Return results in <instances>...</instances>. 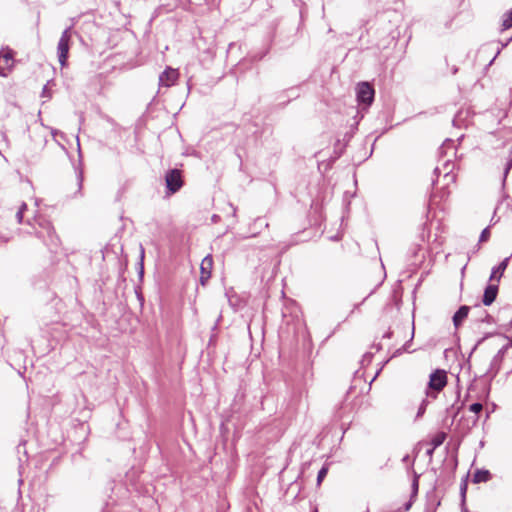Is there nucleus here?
Masks as SVG:
<instances>
[{
  "mask_svg": "<svg viewBox=\"0 0 512 512\" xmlns=\"http://www.w3.org/2000/svg\"><path fill=\"white\" fill-rule=\"evenodd\" d=\"M34 222L39 227V229L34 227L37 237L42 239L48 247H56L59 243V239L55 235L50 222L42 218H35Z\"/></svg>",
  "mask_w": 512,
  "mask_h": 512,
  "instance_id": "f257e3e1",
  "label": "nucleus"
},
{
  "mask_svg": "<svg viewBox=\"0 0 512 512\" xmlns=\"http://www.w3.org/2000/svg\"><path fill=\"white\" fill-rule=\"evenodd\" d=\"M356 98L361 110H366L373 102L375 90L369 82H359L355 87Z\"/></svg>",
  "mask_w": 512,
  "mask_h": 512,
  "instance_id": "f03ea898",
  "label": "nucleus"
},
{
  "mask_svg": "<svg viewBox=\"0 0 512 512\" xmlns=\"http://www.w3.org/2000/svg\"><path fill=\"white\" fill-rule=\"evenodd\" d=\"M447 376L445 371L436 370L430 374L426 391L427 398L435 399L437 394L446 386Z\"/></svg>",
  "mask_w": 512,
  "mask_h": 512,
  "instance_id": "7ed1b4c3",
  "label": "nucleus"
},
{
  "mask_svg": "<svg viewBox=\"0 0 512 512\" xmlns=\"http://www.w3.org/2000/svg\"><path fill=\"white\" fill-rule=\"evenodd\" d=\"M165 181L171 194L177 192L183 185L181 171L178 169L170 170L165 176Z\"/></svg>",
  "mask_w": 512,
  "mask_h": 512,
  "instance_id": "20e7f679",
  "label": "nucleus"
},
{
  "mask_svg": "<svg viewBox=\"0 0 512 512\" xmlns=\"http://www.w3.org/2000/svg\"><path fill=\"white\" fill-rule=\"evenodd\" d=\"M70 43V34H62V37L60 38L57 46L58 61L62 67L66 65Z\"/></svg>",
  "mask_w": 512,
  "mask_h": 512,
  "instance_id": "39448f33",
  "label": "nucleus"
},
{
  "mask_svg": "<svg viewBox=\"0 0 512 512\" xmlns=\"http://www.w3.org/2000/svg\"><path fill=\"white\" fill-rule=\"evenodd\" d=\"M179 77V73L177 69H173L171 67L166 68L159 76V85L160 87H171L175 84Z\"/></svg>",
  "mask_w": 512,
  "mask_h": 512,
  "instance_id": "423d86ee",
  "label": "nucleus"
},
{
  "mask_svg": "<svg viewBox=\"0 0 512 512\" xmlns=\"http://www.w3.org/2000/svg\"><path fill=\"white\" fill-rule=\"evenodd\" d=\"M13 54L10 50L0 52V76L6 77L13 67Z\"/></svg>",
  "mask_w": 512,
  "mask_h": 512,
  "instance_id": "0eeeda50",
  "label": "nucleus"
},
{
  "mask_svg": "<svg viewBox=\"0 0 512 512\" xmlns=\"http://www.w3.org/2000/svg\"><path fill=\"white\" fill-rule=\"evenodd\" d=\"M508 349H509V344L504 345L502 348H500L498 350L496 355L491 360L489 372L491 373L492 376H495L498 373V371L500 369L501 362H502Z\"/></svg>",
  "mask_w": 512,
  "mask_h": 512,
  "instance_id": "6e6552de",
  "label": "nucleus"
},
{
  "mask_svg": "<svg viewBox=\"0 0 512 512\" xmlns=\"http://www.w3.org/2000/svg\"><path fill=\"white\" fill-rule=\"evenodd\" d=\"M213 266V259L211 256H206L201 262V282L204 283L207 279L210 278L211 269Z\"/></svg>",
  "mask_w": 512,
  "mask_h": 512,
  "instance_id": "1a4fd4ad",
  "label": "nucleus"
},
{
  "mask_svg": "<svg viewBox=\"0 0 512 512\" xmlns=\"http://www.w3.org/2000/svg\"><path fill=\"white\" fill-rule=\"evenodd\" d=\"M498 286L496 284L488 285L484 291L483 304L486 306L491 305L496 299Z\"/></svg>",
  "mask_w": 512,
  "mask_h": 512,
  "instance_id": "9d476101",
  "label": "nucleus"
},
{
  "mask_svg": "<svg viewBox=\"0 0 512 512\" xmlns=\"http://www.w3.org/2000/svg\"><path fill=\"white\" fill-rule=\"evenodd\" d=\"M453 168H454V163H452V162L445 163V165L443 167V170H442L444 172L443 181H444L445 186H448L449 184L454 183L456 180V175L454 173H452Z\"/></svg>",
  "mask_w": 512,
  "mask_h": 512,
  "instance_id": "9b49d317",
  "label": "nucleus"
},
{
  "mask_svg": "<svg viewBox=\"0 0 512 512\" xmlns=\"http://www.w3.org/2000/svg\"><path fill=\"white\" fill-rule=\"evenodd\" d=\"M469 313V307L468 306H461L458 311L453 316V323L455 327H459L461 323L464 321V319L467 318Z\"/></svg>",
  "mask_w": 512,
  "mask_h": 512,
  "instance_id": "f8f14e48",
  "label": "nucleus"
},
{
  "mask_svg": "<svg viewBox=\"0 0 512 512\" xmlns=\"http://www.w3.org/2000/svg\"><path fill=\"white\" fill-rule=\"evenodd\" d=\"M508 261L509 259L506 258L504 259L497 267H495L493 270H492V273H491V276H490V279L491 280H496V281H499L503 272L505 271V269L507 268V265H508Z\"/></svg>",
  "mask_w": 512,
  "mask_h": 512,
  "instance_id": "ddd939ff",
  "label": "nucleus"
},
{
  "mask_svg": "<svg viewBox=\"0 0 512 512\" xmlns=\"http://www.w3.org/2000/svg\"><path fill=\"white\" fill-rule=\"evenodd\" d=\"M511 40H512V37H510V38L508 39V41H507L505 44H502V46H501V47L499 46V44H498V43H492V44L486 45V46H484V47L482 48L484 51L488 50L489 48H491V50H492V51H495V55H494V57L490 60L489 65H491V64L493 63V61L495 60V58L497 57V55L500 53L501 49H502L504 46H506V45H507V43H508L509 41H511Z\"/></svg>",
  "mask_w": 512,
  "mask_h": 512,
  "instance_id": "4468645a",
  "label": "nucleus"
},
{
  "mask_svg": "<svg viewBox=\"0 0 512 512\" xmlns=\"http://www.w3.org/2000/svg\"><path fill=\"white\" fill-rule=\"evenodd\" d=\"M445 439L446 434L444 432H438L432 437L430 445L433 446V449H436L437 447L443 444Z\"/></svg>",
  "mask_w": 512,
  "mask_h": 512,
  "instance_id": "2eb2a0df",
  "label": "nucleus"
},
{
  "mask_svg": "<svg viewBox=\"0 0 512 512\" xmlns=\"http://www.w3.org/2000/svg\"><path fill=\"white\" fill-rule=\"evenodd\" d=\"M512 28V8L502 16V29L508 30Z\"/></svg>",
  "mask_w": 512,
  "mask_h": 512,
  "instance_id": "dca6fc26",
  "label": "nucleus"
},
{
  "mask_svg": "<svg viewBox=\"0 0 512 512\" xmlns=\"http://www.w3.org/2000/svg\"><path fill=\"white\" fill-rule=\"evenodd\" d=\"M489 479V472L484 470H478L475 474H474V482L475 483H480V482H485Z\"/></svg>",
  "mask_w": 512,
  "mask_h": 512,
  "instance_id": "f3484780",
  "label": "nucleus"
},
{
  "mask_svg": "<svg viewBox=\"0 0 512 512\" xmlns=\"http://www.w3.org/2000/svg\"><path fill=\"white\" fill-rule=\"evenodd\" d=\"M26 209H27V205L25 203H22L21 206L19 207L17 213H16V218H17L18 223L22 222L23 214H24V211Z\"/></svg>",
  "mask_w": 512,
  "mask_h": 512,
  "instance_id": "a211bd4d",
  "label": "nucleus"
},
{
  "mask_svg": "<svg viewBox=\"0 0 512 512\" xmlns=\"http://www.w3.org/2000/svg\"><path fill=\"white\" fill-rule=\"evenodd\" d=\"M327 472H328V468L327 467H322L319 470L318 475H317V484L318 485H320L321 482L323 481V479L326 477Z\"/></svg>",
  "mask_w": 512,
  "mask_h": 512,
  "instance_id": "6ab92c4d",
  "label": "nucleus"
},
{
  "mask_svg": "<svg viewBox=\"0 0 512 512\" xmlns=\"http://www.w3.org/2000/svg\"><path fill=\"white\" fill-rule=\"evenodd\" d=\"M483 406L481 403H473L470 405L469 410L475 414H478L482 411Z\"/></svg>",
  "mask_w": 512,
  "mask_h": 512,
  "instance_id": "aec40b11",
  "label": "nucleus"
},
{
  "mask_svg": "<svg viewBox=\"0 0 512 512\" xmlns=\"http://www.w3.org/2000/svg\"><path fill=\"white\" fill-rule=\"evenodd\" d=\"M427 404H428V400L427 399L422 401V403H421V405H420V407L418 409V412H417V417H420V416H422L424 414V412L426 410Z\"/></svg>",
  "mask_w": 512,
  "mask_h": 512,
  "instance_id": "412c9836",
  "label": "nucleus"
},
{
  "mask_svg": "<svg viewBox=\"0 0 512 512\" xmlns=\"http://www.w3.org/2000/svg\"><path fill=\"white\" fill-rule=\"evenodd\" d=\"M489 235H490V232H489V229L488 228H485L481 235H480V241L481 242H484L486 241L488 238H489Z\"/></svg>",
  "mask_w": 512,
  "mask_h": 512,
  "instance_id": "4be33fe9",
  "label": "nucleus"
},
{
  "mask_svg": "<svg viewBox=\"0 0 512 512\" xmlns=\"http://www.w3.org/2000/svg\"><path fill=\"white\" fill-rule=\"evenodd\" d=\"M434 450H435V449H433V446H431V448L427 450V454H428L429 456H431V455L433 454Z\"/></svg>",
  "mask_w": 512,
  "mask_h": 512,
  "instance_id": "5701e85b",
  "label": "nucleus"
},
{
  "mask_svg": "<svg viewBox=\"0 0 512 512\" xmlns=\"http://www.w3.org/2000/svg\"><path fill=\"white\" fill-rule=\"evenodd\" d=\"M218 219H219L218 215H213V217H212L213 222H217Z\"/></svg>",
  "mask_w": 512,
  "mask_h": 512,
  "instance_id": "b1692460",
  "label": "nucleus"
},
{
  "mask_svg": "<svg viewBox=\"0 0 512 512\" xmlns=\"http://www.w3.org/2000/svg\"><path fill=\"white\" fill-rule=\"evenodd\" d=\"M465 491H466V488L465 487L462 488V496H463V498L465 497Z\"/></svg>",
  "mask_w": 512,
  "mask_h": 512,
  "instance_id": "393cba45",
  "label": "nucleus"
},
{
  "mask_svg": "<svg viewBox=\"0 0 512 512\" xmlns=\"http://www.w3.org/2000/svg\"><path fill=\"white\" fill-rule=\"evenodd\" d=\"M230 206H231V208L233 209V215H235V214H236V208H235V207H233L232 205H230Z\"/></svg>",
  "mask_w": 512,
  "mask_h": 512,
  "instance_id": "a878e982",
  "label": "nucleus"
},
{
  "mask_svg": "<svg viewBox=\"0 0 512 512\" xmlns=\"http://www.w3.org/2000/svg\"><path fill=\"white\" fill-rule=\"evenodd\" d=\"M63 32H64V33L69 32V28L64 29V31H63Z\"/></svg>",
  "mask_w": 512,
  "mask_h": 512,
  "instance_id": "bb28decb",
  "label": "nucleus"
},
{
  "mask_svg": "<svg viewBox=\"0 0 512 512\" xmlns=\"http://www.w3.org/2000/svg\"><path fill=\"white\" fill-rule=\"evenodd\" d=\"M81 178L79 179V188L82 186V183H81Z\"/></svg>",
  "mask_w": 512,
  "mask_h": 512,
  "instance_id": "cd10ccee",
  "label": "nucleus"
},
{
  "mask_svg": "<svg viewBox=\"0 0 512 512\" xmlns=\"http://www.w3.org/2000/svg\"><path fill=\"white\" fill-rule=\"evenodd\" d=\"M462 512H467L466 508L464 506L462 507Z\"/></svg>",
  "mask_w": 512,
  "mask_h": 512,
  "instance_id": "c85d7f7f",
  "label": "nucleus"
},
{
  "mask_svg": "<svg viewBox=\"0 0 512 512\" xmlns=\"http://www.w3.org/2000/svg\"><path fill=\"white\" fill-rule=\"evenodd\" d=\"M435 172H441V170L439 168H436Z\"/></svg>",
  "mask_w": 512,
  "mask_h": 512,
  "instance_id": "c756f323",
  "label": "nucleus"
},
{
  "mask_svg": "<svg viewBox=\"0 0 512 512\" xmlns=\"http://www.w3.org/2000/svg\"><path fill=\"white\" fill-rule=\"evenodd\" d=\"M509 344V347L512 345V336H511V340H510V343Z\"/></svg>",
  "mask_w": 512,
  "mask_h": 512,
  "instance_id": "7c9ffc66",
  "label": "nucleus"
},
{
  "mask_svg": "<svg viewBox=\"0 0 512 512\" xmlns=\"http://www.w3.org/2000/svg\"><path fill=\"white\" fill-rule=\"evenodd\" d=\"M366 512H369L368 510Z\"/></svg>",
  "mask_w": 512,
  "mask_h": 512,
  "instance_id": "2f4dec72",
  "label": "nucleus"
}]
</instances>
